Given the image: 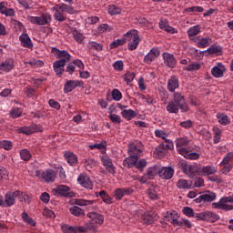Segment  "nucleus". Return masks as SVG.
<instances>
[{"instance_id": "obj_1", "label": "nucleus", "mask_w": 233, "mask_h": 233, "mask_svg": "<svg viewBox=\"0 0 233 233\" xmlns=\"http://www.w3.org/2000/svg\"><path fill=\"white\" fill-rule=\"evenodd\" d=\"M64 3L56 4L52 7L53 12H55L53 17L55 21L63 23L66 21V14L74 15L76 14V9L71 5H74V0H63ZM67 3V4H65Z\"/></svg>"}, {"instance_id": "obj_2", "label": "nucleus", "mask_w": 233, "mask_h": 233, "mask_svg": "<svg viewBox=\"0 0 233 233\" xmlns=\"http://www.w3.org/2000/svg\"><path fill=\"white\" fill-rule=\"evenodd\" d=\"M51 53L55 55L56 59H59L53 63V70L58 77H61L65 73V66L66 63L70 61V54L65 50L61 51L57 49V47H52Z\"/></svg>"}, {"instance_id": "obj_3", "label": "nucleus", "mask_w": 233, "mask_h": 233, "mask_svg": "<svg viewBox=\"0 0 233 233\" xmlns=\"http://www.w3.org/2000/svg\"><path fill=\"white\" fill-rule=\"evenodd\" d=\"M190 140L188 137H179L176 140V147L181 156H183L186 159L196 160L199 159V154L190 152Z\"/></svg>"}, {"instance_id": "obj_4", "label": "nucleus", "mask_w": 233, "mask_h": 233, "mask_svg": "<svg viewBox=\"0 0 233 233\" xmlns=\"http://www.w3.org/2000/svg\"><path fill=\"white\" fill-rule=\"evenodd\" d=\"M17 198L20 201H23V198L25 201H26L27 196L21 190L7 191L5 194V197H3V195L0 194V207H3V208L14 207Z\"/></svg>"}, {"instance_id": "obj_5", "label": "nucleus", "mask_w": 233, "mask_h": 233, "mask_svg": "<svg viewBox=\"0 0 233 233\" xmlns=\"http://www.w3.org/2000/svg\"><path fill=\"white\" fill-rule=\"evenodd\" d=\"M124 41L125 43H127L128 50L133 51L136 50L137 46H139V43H141V38L139 37L137 30L131 29L124 35Z\"/></svg>"}, {"instance_id": "obj_6", "label": "nucleus", "mask_w": 233, "mask_h": 233, "mask_svg": "<svg viewBox=\"0 0 233 233\" xmlns=\"http://www.w3.org/2000/svg\"><path fill=\"white\" fill-rule=\"evenodd\" d=\"M228 203H231L228 204ZM213 208H218V210H225L226 212H230L233 210V197H223L219 199L218 202H214L212 204Z\"/></svg>"}, {"instance_id": "obj_7", "label": "nucleus", "mask_w": 233, "mask_h": 233, "mask_svg": "<svg viewBox=\"0 0 233 233\" xmlns=\"http://www.w3.org/2000/svg\"><path fill=\"white\" fill-rule=\"evenodd\" d=\"M87 218H89L88 228H90V230H94V228L103 225V221H105L103 215L96 211L89 212Z\"/></svg>"}, {"instance_id": "obj_8", "label": "nucleus", "mask_w": 233, "mask_h": 233, "mask_svg": "<svg viewBox=\"0 0 233 233\" xmlns=\"http://www.w3.org/2000/svg\"><path fill=\"white\" fill-rule=\"evenodd\" d=\"M28 21H30L32 25L45 26V25H50V23H52V15L43 14L41 16H28Z\"/></svg>"}, {"instance_id": "obj_9", "label": "nucleus", "mask_w": 233, "mask_h": 233, "mask_svg": "<svg viewBox=\"0 0 233 233\" xmlns=\"http://www.w3.org/2000/svg\"><path fill=\"white\" fill-rule=\"evenodd\" d=\"M172 102L179 106L181 112H188L190 110L188 105H187L185 96L181 93H174Z\"/></svg>"}, {"instance_id": "obj_10", "label": "nucleus", "mask_w": 233, "mask_h": 233, "mask_svg": "<svg viewBox=\"0 0 233 233\" xmlns=\"http://www.w3.org/2000/svg\"><path fill=\"white\" fill-rule=\"evenodd\" d=\"M77 183L87 190H94V181L90 179V177L86 173H81L77 177Z\"/></svg>"}, {"instance_id": "obj_11", "label": "nucleus", "mask_w": 233, "mask_h": 233, "mask_svg": "<svg viewBox=\"0 0 233 233\" xmlns=\"http://www.w3.org/2000/svg\"><path fill=\"white\" fill-rule=\"evenodd\" d=\"M36 176L41 177L46 183H54L56 181V171L46 169L45 171H36Z\"/></svg>"}, {"instance_id": "obj_12", "label": "nucleus", "mask_w": 233, "mask_h": 233, "mask_svg": "<svg viewBox=\"0 0 233 233\" xmlns=\"http://www.w3.org/2000/svg\"><path fill=\"white\" fill-rule=\"evenodd\" d=\"M101 163L103 167L106 168V172H108V174H111L112 176L116 174V167L114 166V162L112 158H110V157L108 156L101 157Z\"/></svg>"}, {"instance_id": "obj_13", "label": "nucleus", "mask_w": 233, "mask_h": 233, "mask_svg": "<svg viewBox=\"0 0 233 233\" xmlns=\"http://www.w3.org/2000/svg\"><path fill=\"white\" fill-rule=\"evenodd\" d=\"M131 194H134L132 187H119L114 191V198L116 201H121L125 196H130Z\"/></svg>"}, {"instance_id": "obj_14", "label": "nucleus", "mask_w": 233, "mask_h": 233, "mask_svg": "<svg viewBox=\"0 0 233 233\" xmlns=\"http://www.w3.org/2000/svg\"><path fill=\"white\" fill-rule=\"evenodd\" d=\"M127 152L129 156L139 158L143 152V146L141 143L130 144Z\"/></svg>"}, {"instance_id": "obj_15", "label": "nucleus", "mask_w": 233, "mask_h": 233, "mask_svg": "<svg viewBox=\"0 0 233 233\" xmlns=\"http://www.w3.org/2000/svg\"><path fill=\"white\" fill-rule=\"evenodd\" d=\"M187 37L189 41H192L193 43H198V34H201V25H197L189 27L187 31Z\"/></svg>"}, {"instance_id": "obj_16", "label": "nucleus", "mask_w": 233, "mask_h": 233, "mask_svg": "<svg viewBox=\"0 0 233 233\" xmlns=\"http://www.w3.org/2000/svg\"><path fill=\"white\" fill-rule=\"evenodd\" d=\"M54 192H56V194H57L58 196H62L64 198H74V193L72 189L65 185L57 186V187L54 189Z\"/></svg>"}, {"instance_id": "obj_17", "label": "nucleus", "mask_w": 233, "mask_h": 233, "mask_svg": "<svg viewBox=\"0 0 233 233\" xmlns=\"http://www.w3.org/2000/svg\"><path fill=\"white\" fill-rule=\"evenodd\" d=\"M179 215H177V212L172 211V212H167V215L165 216L166 221H169V223H172L175 227H181L183 226V223L179 220Z\"/></svg>"}, {"instance_id": "obj_18", "label": "nucleus", "mask_w": 233, "mask_h": 233, "mask_svg": "<svg viewBox=\"0 0 233 233\" xmlns=\"http://www.w3.org/2000/svg\"><path fill=\"white\" fill-rule=\"evenodd\" d=\"M82 85L83 82L79 80H67L64 86V92L65 94H69V92L76 90L77 86H81Z\"/></svg>"}, {"instance_id": "obj_19", "label": "nucleus", "mask_w": 233, "mask_h": 233, "mask_svg": "<svg viewBox=\"0 0 233 233\" xmlns=\"http://www.w3.org/2000/svg\"><path fill=\"white\" fill-rule=\"evenodd\" d=\"M64 157L70 167H77L79 160L77 158V155L74 154V152L65 151Z\"/></svg>"}, {"instance_id": "obj_20", "label": "nucleus", "mask_w": 233, "mask_h": 233, "mask_svg": "<svg viewBox=\"0 0 233 233\" xmlns=\"http://www.w3.org/2000/svg\"><path fill=\"white\" fill-rule=\"evenodd\" d=\"M17 134H25V136H30L34 132H39V127L33 124L29 127H22L16 129Z\"/></svg>"}, {"instance_id": "obj_21", "label": "nucleus", "mask_w": 233, "mask_h": 233, "mask_svg": "<svg viewBox=\"0 0 233 233\" xmlns=\"http://www.w3.org/2000/svg\"><path fill=\"white\" fill-rule=\"evenodd\" d=\"M162 56H163L164 65H166V66H168V68L176 67L177 60H176V57H174V55L170 53H163Z\"/></svg>"}, {"instance_id": "obj_22", "label": "nucleus", "mask_w": 233, "mask_h": 233, "mask_svg": "<svg viewBox=\"0 0 233 233\" xmlns=\"http://www.w3.org/2000/svg\"><path fill=\"white\" fill-rule=\"evenodd\" d=\"M167 88L168 92L175 93L177 88H179V78H177L176 76H170V78L167 80Z\"/></svg>"}, {"instance_id": "obj_23", "label": "nucleus", "mask_w": 233, "mask_h": 233, "mask_svg": "<svg viewBox=\"0 0 233 233\" xmlns=\"http://www.w3.org/2000/svg\"><path fill=\"white\" fill-rule=\"evenodd\" d=\"M158 176L159 177H161V179H172V177H174V168L172 167L159 168Z\"/></svg>"}, {"instance_id": "obj_24", "label": "nucleus", "mask_w": 233, "mask_h": 233, "mask_svg": "<svg viewBox=\"0 0 233 233\" xmlns=\"http://www.w3.org/2000/svg\"><path fill=\"white\" fill-rule=\"evenodd\" d=\"M159 56V50L157 48H152L147 55L144 57V63L147 65H150L156 58Z\"/></svg>"}, {"instance_id": "obj_25", "label": "nucleus", "mask_w": 233, "mask_h": 233, "mask_svg": "<svg viewBox=\"0 0 233 233\" xmlns=\"http://www.w3.org/2000/svg\"><path fill=\"white\" fill-rule=\"evenodd\" d=\"M227 69L225 68V66L221 63H218L216 66H214L211 69V74L213 77H223V75L225 74V71Z\"/></svg>"}, {"instance_id": "obj_26", "label": "nucleus", "mask_w": 233, "mask_h": 233, "mask_svg": "<svg viewBox=\"0 0 233 233\" xmlns=\"http://www.w3.org/2000/svg\"><path fill=\"white\" fill-rule=\"evenodd\" d=\"M15 66V65H14L13 59H6L0 64V70L1 72H5L7 74L8 72H12Z\"/></svg>"}, {"instance_id": "obj_27", "label": "nucleus", "mask_w": 233, "mask_h": 233, "mask_svg": "<svg viewBox=\"0 0 233 233\" xmlns=\"http://www.w3.org/2000/svg\"><path fill=\"white\" fill-rule=\"evenodd\" d=\"M19 41L24 48H34V43H32V39L30 38V36H28L27 34H22L19 36Z\"/></svg>"}, {"instance_id": "obj_28", "label": "nucleus", "mask_w": 233, "mask_h": 233, "mask_svg": "<svg viewBox=\"0 0 233 233\" xmlns=\"http://www.w3.org/2000/svg\"><path fill=\"white\" fill-rule=\"evenodd\" d=\"M177 187L180 190H190L192 188V181L180 178L177 182Z\"/></svg>"}, {"instance_id": "obj_29", "label": "nucleus", "mask_w": 233, "mask_h": 233, "mask_svg": "<svg viewBox=\"0 0 233 233\" xmlns=\"http://www.w3.org/2000/svg\"><path fill=\"white\" fill-rule=\"evenodd\" d=\"M197 39V46L198 48H207V46H210V44L212 43V38L210 37L198 36Z\"/></svg>"}, {"instance_id": "obj_30", "label": "nucleus", "mask_w": 233, "mask_h": 233, "mask_svg": "<svg viewBox=\"0 0 233 233\" xmlns=\"http://www.w3.org/2000/svg\"><path fill=\"white\" fill-rule=\"evenodd\" d=\"M216 117L219 125H222V127H227V125H230L231 123L230 117L225 113H217Z\"/></svg>"}, {"instance_id": "obj_31", "label": "nucleus", "mask_w": 233, "mask_h": 233, "mask_svg": "<svg viewBox=\"0 0 233 233\" xmlns=\"http://www.w3.org/2000/svg\"><path fill=\"white\" fill-rule=\"evenodd\" d=\"M139 158L137 157L129 156L128 157H126L123 161V166L126 167V168H134L136 167L137 161H138Z\"/></svg>"}, {"instance_id": "obj_32", "label": "nucleus", "mask_w": 233, "mask_h": 233, "mask_svg": "<svg viewBox=\"0 0 233 233\" xmlns=\"http://www.w3.org/2000/svg\"><path fill=\"white\" fill-rule=\"evenodd\" d=\"M96 198H101L102 201H104V203H106V205H112V203H114V201L112 200V197H110V195L106 194V191L102 190L99 193H96Z\"/></svg>"}, {"instance_id": "obj_33", "label": "nucleus", "mask_w": 233, "mask_h": 233, "mask_svg": "<svg viewBox=\"0 0 233 233\" xmlns=\"http://www.w3.org/2000/svg\"><path fill=\"white\" fill-rule=\"evenodd\" d=\"M204 214H205L204 221H208L209 223H216V221L219 219V216L214 212L205 211Z\"/></svg>"}, {"instance_id": "obj_34", "label": "nucleus", "mask_w": 233, "mask_h": 233, "mask_svg": "<svg viewBox=\"0 0 233 233\" xmlns=\"http://www.w3.org/2000/svg\"><path fill=\"white\" fill-rule=\"evenodd\" d=\"M203 176H214L218 173V168L214 166H206L201 169Z\"/></svg>"}, {"instance_id": "obj_35", "label": "nucleus", "mask_w": 233, "mask_h": 233, "mask_svg": "<svg viewBox=\"0 0 233 233\" xmlns=\"http://www.w3.org/2000/svg\"><path fill=\"white\" fill-rule=\"evenodd\" d=\"M157 174L159 175V167L157 166L148 167L146 171V175H147L149 179H154Z\"/></svg>"}, {"instance_id": "obj_36", "label": "nucleus", "mask_w": 233, "mask_h": 233, "mask_svg": "<svg viewBox=\"0 0 233 233\" xmlns=\"http://www.w3.org/2000/svg\"><path fill=\"white\" fill-rule=\"evenodd\" d=\"M204 203H212V201H216V193L212 191H207L202 195Z\"/></svg>"}, {"instance_id": "obj_37", "label": "nucleus", "mask_w": 233, "mask_h": 233, "mask_svg": "<svg viewBox=\"0 0 233 233\" xmlns=\"http://www.w3.org/2000/svg\"><path fill=\"white\" fill-rule=\"evenodd\" d=\"M121 116L122 117H124V119L130 121V119H134V117H136L137 115H136V111L132 109H124L121 112Z\"/></svg>"}, {"instance_id": "obj_38", "label": "nucleus", "mask_w": 233, "mask_h": 233, "mask_svg": "<svg viewBox=\"0 0 233 233\" xmlns=\"http://www.w3.org/2000/svg\"><path fill=\"white\" fill-rule=\"evenodd\" d=\"M179 109V106L177 104H175L173 100H171L167 106V110L169 114H178Z\"/></svg>"}, {"instance_id": "obj_39", "label": "nucleus", "mask_w": 233, "mask_h": 233, "mask_svg": "<svg viewBox=\"0 0 233 233\" xmlns=\"http://www.w3.org/2000/svg\"><path fill=\"white\" fill-rule=\"evenodd\" d=\"M69 212L73 216H76L77 218H81V216H85V210H83L81 208L77 206H73L69 208Z\"/></svg>"}, {"instance_id": "obj_40", "label": "nucleus", "mask_w": 233, "mask_h": 233, "mask_svg": "<svg viewBox=\"0 0 233 233\" xmlns=\"http://www.w3.org/2000/svg\"><path fill=\"white\" fill-rule=\"evenodd\" d=\"M96 201L94 200H86L85 198H76L74 201L75 205H78V207H88V205H94Z\"/></svg>"}, {"instance_id": "obj_41", "label": "nucleus", "mask_w": 233, "mask_h": 233, "mask_svg": "<svg viewBox=\"0 0 233 233\" xmlns=\"http://www.w3.org/2000/svg\"><path fill=\"white\" fill-rule=\"evenodd\" d=\"M201 68V64L198 62H193L188 64L187 66L183 67V70H187V72H196Z\"/></svg>"}, {"instance_id": "obj_42", "label": "nucleus", "mask_w": 233, "mask_h": 233, "mask_svg": "<svg viewBox=\"0 0 233 233\" xmlns=\"http://www.w3.org/2000/svg\"><path fill=\"white\" fill-rule=\"evenodd\" d=\"M179 165L182 167L184 170H187L189 176H196V167L188 166L185 161H181Z\"/></svg>"}, {"instance_id": "obj_43", "label": "nucleus", "mask_w": 233, "mask_h": 233, "mask_svg": "<svg viewBox=\"0 0 233 233\" xmlns=\"http://www.w3.org/2000/svg\"><path fill=\"white\" fill-rule=\"evenodd\" d=\"M19 154L23 161H30V159H32V153H30V150L26 148L21 149Z\"/></svg>"}, {"instance_id": "obj_44", "label": "nucleus", "mask_w": 233, "mask_h": 233, "mask_svg": "<svg viewBox=\"0 0 233 233\" xmlns=\"http://www.w3.org/2000/svg\"><path fill=\"white\" fill-rule=\"evenodd\" d=\"M207 52H208L211 56L216 54L217 56H221L223 52V47L221 46H211L208 48Z\"/></svg>"}, {"instance_id": "obj_45", "label": "nucleus", "mask_w": 233, "mask_h": 233, "mask_svg": "<svg viewBox=\"0 0 233 233\" xmlns=\"http://www.w3.org/2000/svg\"><path fill=\"white\" fill-rule=\"evenodd\" d=\"M87 48H89V50H96V52H101L103 50V45L95 41H90L87 44Z\"/></svg>"}, {"instance_id": "obj_46", "label": "nucleus", "mask_w": 233, "mask_h": 233, "mask_svg": "<svg viewBox=\"0 0 233 233\" xmlns=\"http://www.w3.org/2000/svg\"><path fill=\"white\" fill-rule=\"evenodd\" d=\"M9 116L12 119H17V117H21L23 116V110L19 107H15L10 110Z\"/></svg>"}, {"instance_id": "obj_47", "label": "nucleus", "mask_w": 233, "mask_h": 233, "mask_svg": "<svg viewBox=\"0 0 233 233\" xmlns=\"http://www.w3.org/2000/svg\"><path fill=\"white\" fill-rule=\"evenodd\" d=\"M108 14H110V15H119V14H121L122 10L121 7L116 5H108Z\"/></svg>"}, {"instance_id": "obj_48", "label": "nucleus", "mask_w": 233, "mask_h": 233, "mask_svg": "<svg viewBox=\"0 0 233 233\" xmlns=\"http://www.w3.org/2000/svg\"><path fill=\"white\" fill-rule=\"evenodd\" d=\"M72 35L75 41H76V43H79L80 45L81 43H83V41H85V35H83L82 33L76 29L72 31Z\"/></svg>"}, {"instance_id": "obj_49", "label": "nucleus", "mask_w": 233, "mask_h": 233, "mask_svg": "<svg viewBox=\"0 0 233 233\" xmlns=\"http://www.w3.org/2000/svg\"><path fill=\"white\" fill-rule=\"evenodd\" d=\"M22 220L27 225H30L31 227H35V221L34 220V218L28 216L27 213L25 211L22 213Z\"/></svg>"}, {"instance_id": "obj_50", "label": "nucleus", "mask_w": 233, "mask_h": 233, "mask_svg": "<svg viewBox=\"0 0 233 233\" xmlns=\"http://www.w3.org/2000/svg\"><path fill=\"white\" fill-rule=\"evenodd\" d=\"M159 28H161V30H165L166 32H167V34H177V30H176V28L164 24L163 22L159 23Z\"/></svg>"}, {"instance_id": "obj_51", "label": "nucleus", "mask_w": 233, "mask_h": 233, "mask_svg": "<svg viewBox=\"0 0 233 233\" xmlns=\"http://www.w3.org/2000/svg\"><path fill=\"white\" fill-rule=\"evenodd\" d=\"M232 159H233V153L232 152H228L223 157L222 161L219 164V167H223L224 165H232V163H230V161Z\"/></svg>"}, {"instance_id": "obj_52", "label": "nucleus", "mask_w": 233, "mask_h": 233, "mask_svg": "<svg viewBox=\"0 0 233 233\" xmlns=\"http://www.w3.org/2000/svg\"><path fill=\"white\" fill-rule=\"evenodd\" d=\"M136 78V74H134L133 72H127L126 74H124L123 76V79L124 81L127 82V85H130V83H132V81H134V79Z\"/></svg>"}, {"instance_id": "obj_53", "label": "nucleus", "mask_w": 233, "mask_h": 233, "mask_svg": "<svg viewBox=\"0 0 233 233\" xmlns=\"http://www.w3.org/2000/svg\"><path fill=\"white\" fill-rule=\"evenodd\" d=\"M110 115L108 116L110 121L115 125H119L121 123V116L112 113V108H109Z\"/></svg>"}, {"instance_id": "obj_54", "label": "nucleus", "mask_w": 233, "mask_h": 233, "mask_svg": "<svg viewBox=\"0 0 233 233\" xmlns=\"http://www.w3.org/2000/svg\"><path fill=\"white\" fill-rule=\"evenodd\" d=\"M106 32H112V26L108 25V24H101L97 27V33L105 34Z\"/></svg>"}, {"instance_id": "obj_55", "label": "nucleus", "mask_w": 233, "mask_h": 233, "mask_svg": "<svg viewBox=\"0 0 233 233\" xmlns=\"http://www.w3.org/2000/svg\"><path fill=\"white\" fill-rule=\"evenodd\" d=\"M165 144H160L155 150L157 156L158 157H165V155L167 154V149L164 147Z\"/></svg>"}, {"instance_id": "obj_56", "label": "nucleus", "mask_w": 233, "mask_h": 233, "mask_svg": "<svg viewBox=\"0 0 233 233\" xmlns=\"http://www.w3.org/2000/svg\"><path fill=\"white\" fill-rule=\"evenodd\" d=\"M111 96L114 101H121L123 99V94L117 88L112 90Z\"/></svg>"}, {"instance_id": "obj_57", "label": "nucleus", "mask_w": 233, "mask_h": 233, "mask_svg": "<svg viewBox=\"0 0 233 233\" xmlns=\"http://www.w3.org/2000/svg\"><path fill=\"white\" fill-rule=\"evenodd\" d=\"M13 145L10 140H0V148L4 150H12Z\"/></svg>"}, {"instance_id": "obj_58", "label": "nucleus", "mask_w": 233, "mask_h": 233, "mask_svg": "<svg viewBox=\"0 0 233 233\" xmlns=\"http://www.w3.org/2000/svg\"><path fill=\"white\" fill-rule=\"evenodd\" d=\"M113 68L116 70V72H123L125 68V64L122 60H117L113 64Z\"/></svg>"}, {"instance_id": "obj_59", "label": "nucleus", "mask_w": 233, "mask_h": 233, "mask_svg": "<svg viewBox=\"0 0 233 233\" xmlns=\"http://www.w3.org/2000/svg\"><path fill=\"white\" fill-rule=\"evenodd\" d=\"M125 45V36H123V39H116L113 41L109 46L111 49L117 48V46H123Z\"/></svg>"}, {"instance_id": "obj_60", "label": "nucleus", "mask_w": 233, "mask_h": 233, "mask_svg": "<svg viewBox=\"0 0 233 233\" xmlns=\"http://www.w3.org/2000/svg\"><path fill=\"white\" fill-rule=\"evenodd\" d=\"M18 3L25 8V10H30L32 8V0H17Z\"/></svg>"}, {"instance_id": "obj_61", "label": "nucleus", "mask_w": 233, "mask_h": 233, "mask_svg": "<svg viewBox=\"0 0 233 233\" xmlns=\"http://www.w3.org/2000/svg\"><path fill=\"white\" fill-rule=\"evenodd\" d=\"M62 231L64 233H77V230L76 229V228L69 225L62 226Z\"/></svg>"}, {"instance_id": "obj_62", "label": "nucleus", "mask_w": 233, "mask_h": 233, "mask_svg": "<svg viewBox=\"0 0 233 233\" xmlns=\"http://www.w3.org/2000/svg\"><path fill=\"white\" fill-rule=\"evenodd\" d=\"M24 92L26 96V97H34L35 96V89L32 88V87H25L24 89Z\"/></svg>"}, {"instance_id": "obj_63", "label": "nucleus", "mask_w": 233, "mask_h": 233, "mask_svg": "<svg viewBox=\"0 0 233 233\" xmlns=\"http://www.w3.org/2000/svg\"><path fill=\"white\" fill-rule=\"evenodd\" d=\"M147 167V160L140 159L139 161L136 162L135 168H137V170H143Z\"/></svg>"}, {"instance_id": "obj_64", "label": "nucleus", "mask_w": 233, "mask_h": 233, "mask_svg": "<svg viewBox=\"0 0 233 233\" xmlns=\"http://www.w3.org/2000/svg\"><path fill=\"white\" fill-rule=\"evenodd\" d=\"M233 168V164L224 165V167L220 169V172L224 174V176H227L228 172H230Z\"/></svg>"}]
</instances>
